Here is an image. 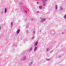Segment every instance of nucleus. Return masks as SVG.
Masks as SVG:
<instances>
[{
  "instance_id": "13",
  "label": "nucleus",
  "mask_w": 66,
  "mask_h": 66,
  "mask_svg": "<svg viewBox=\"0 0 66 66\" xmlns=\"http://www.w3.org/2000/svg\"><path fill=\"white\" fill-rule=\"evenodd\" d=\"M11 24H12V23H11Z\"/></svg>"
},
{
  "instance_id": "16",
  "label": "nucleus",
  "mask_w": 66,
  "mask_h": 66,
  "mask_svg": "<svg viewBox=\"0 0 66 66\" xmlns=\"http://www.w3.org/2000/svg\"><path fill=\"white\" fill-rule=\"evenodd\" d=\"M45 1H47V0H45Z\"/></svg>"
},
{
  "instance_id": "9",
  "label": "nucleus",
  "mask_w": 66,
  "mask_h": 66,
  "mask_svg": "<svg viewBox=\"0 0 66 66\" xmlns=\"http://www.w3.org/2000/svg\"><path fill=\"white\" fill-rule=\"evenodd\" d=\"M60 9H61V10H62V7H61Z\"/></svg>"
},
{
  "instance_id": "2",
  "label": "nucleus",
  "mask_w": 66,
  "mask_h": 66,
  "mask_svg": "<svg viewBox=\"0 0 66 66\" xmlns=\"http://www.w3.org/2000/svg\"><path fill=\"white\" fill-rule=\"evenodd\" d=\"M37 43H38V42L37 41L35 43V46H37Z\"/></svg>"
},
{
  "instance_id": "3",
  "label": "nucleus",
  "mask_w": 66,
  "mask_h": 66,
  "mask_svg": "<svg viewBox=\"0 0 66 66\" xmlns=\"http://www.w3.org/2000/svg\"><path fill=\"white\" fill-rule=\"evenodd\" d=\"M19 31H20V30L18 29V31H17V33L18 34V33H19Z\"/></svg>"
},
{
  "instance_id": "8",
  "label": "nucleus",
  "mask_w": 66,
  "mask_h": 66,
  "mask_svg": "<svg viewBox=\"0 0 66 66\" xmlns=\"http://www.w3.org/2000/svg\"><path fill=\"white\" fill-rule=\"evenodd\" d=\"M65 19H66V15H65Z\"/></svg>"
},
{
  "instance_id": "4",
  "label": "nucleus",
  "mask_w": 66,
  "mask_h": 66,
  "mask_svg": "<svg viewBox=\"0 0 66 66\" xmlns=\"http://www.w3.org/2000/svg\"><path fill=\"white\" fill-rule=\"evenodd\" d=\"M37 49V47H36L35 48V49L34 50V51H36V49Z\"/></svg>"
},
{
  "instance_id": "7",
  "label": "nucleus",
  "mask_w": 66,
  "mask_h": 66,
  "mask_svg": "<svg viewBox=\"0 0 66 66\" xmlns=\"http://www.w3.org/2000/svg\"><path fill=\"white\" fill-rule=\"evenodd\" d=\"M56 9V10H57V6L56 5V7H55Z\"/></svg>"
},
{
  "instance_id": "6",
  "label": "nucleus",
  "mask_w": 66,
  "mask_h": 66,
  "mask_svg": "<svg viewBox=\"0 0 66 66\" xmlns=\"http://www.w3.org/2000/svg\"><path fill=\"white\" fill-rule=\"evenodd\" d=\"M39 8L40 9H42V7L41 6H40L39 7Z\"/></svg>"
},
{
  "instance_id": "1",
  "label": "nucleus",
  "mask_w": 66,
  "mask_h": 66,
  "mask_svg": "<svg viewBox=\"0 0 66 66\" xmlns=\"http://www.w3.org/2000/svg\"><path fill=\"white\" fill-rule=\"evenodd\" d=\"M42 20L41 21H45V20H46V19L45 18H43L42 19Z\"/></svg>"
},
{
  "instance_id": "14",
  "label": "nucleus",
  "mask_w": 66,
  "mask_h": 66,
  "mask_svg": "<svg viewBox=\"0 0 66 66\" xmlns=\"http://www.w3.org/2000/svg\"><path fill=\"white\" fill-rule=\"evenodd\" d=\"M0 29H1V27H0Z\"/></svg>"
},
{
  "instance_id": "11",
  "label": "nucleus",
  "mask_w": 66,
  "mask_h": 66,
  "mask_svg": "<svg viewBox=\"0 0 66 66\" xmlns=\"http://www.w3.org/2000/svg\"><path fill=\"white\" fill-rule=\"evenodd\" d=\"M38 11H37V13H38Z\"/></svg>"
},
{
  "instance_id": "5",
  "label": "nucleus",
  "mask_w": 66,
  "mask_h": 66,
  "mask_svg": "<svg viewBox=\"0 0 66 66\" xmlns=\"http://www.w3.org/2000/svg\"><path fill=\"white\" fill-rule=\"evenodd\" d=\"M5 12H6V9L5 8Z\"/></svg>"
},
{
  "instance_id": "15",
  "label": "nucleus",
  "mask_w": 66,
  "mask_h": 66,
  "mask_svg": "<svg viewBox=\"0 0 66 66\" xmlns=\"http://www.w3.org/2000/svg\"><path fill=\"white\" fill-rule=\"evenodd\" d=\"M47 51H48V50H47Z\"/></svg>"
},
{
  "instance_id": "10",
  "label": "nucleus",
  "mask_w": 66,
  "mask_h": 66,
  "mask_svg": "<svg viewBox=\"0 0 66 66\" xmlns=\"http://www.w3.org/2000/svg\"><path fill=\"white\" fill-rule=\"evenodd\" d=\"M37 4H38L39 3H38V2H37Z\"/></svg>"
},
{
  "instance_id": "17",
  "label": "nucleus",
  "mask_w": 66,
  "mask_h": 66,
  "mask_svg": "<svg viewBox=\"0 0 66 66\" xmlns=\"http://www.w3.org/2000/svg\"><path fill=\"white\" fill-rule=\"evenodd\" d=\"M26 12H28V11H27Z\"/></svg>"
},
{
  "instance_id": "12",
  "label": "nucleus",
  "mask_w": 66,
  "mask_h": 66,
  "mask_svg": "<svg viewBox=\"0 0 66 66\" xmlns=\"http://www.w3.org/2000/svg\"><path fill=\"white\" fill-rule=\"evenodd\" d=\"M32 48H31V49H30V50H32Z\"/></svg>"
}]
</instances>
